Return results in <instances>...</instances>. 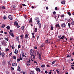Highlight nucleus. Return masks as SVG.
I'll return each mask as SVG.
<instances>
[{
  "instance_id": "5fc2aeb1",
  "label": "nucleus",
  "mask_w": 74,
  "mask_h": 74,
  "mask_svg": "<svg viewBox=\"0 0 74 74\" xmlns=\"http://www.w3.org/2000/svg\"><path fill=\"white\" fill-rule=\"evenodd\" d=\"M63 39V37H62V36L60 38H59L60 40H61V39Z\"/></svg>"
},
{
  "instance_id": "f03ea898",
  "label": "nucleus",
  "mask_w": 74,
  "mask_h": 74,
  "mask_svg": "<svg viewBox=\"0 0 74 74\" xmlns=\"http://www.w3.org/2000/svg\"><path fill=\"white\" fill-rule=\"evenodd\" d=\"M35 51L33 50V49H30V55L33 54L34 53Z\"/></svg>"
},
{
  "instance_id": "a211bd4d",
  "label": "nucleus",
  "mask_w": 74,
  "mask_h": 74,
  "mask_svg": "<svg viewBox=\"0 0 74 74\" xmlns=\"http://www.w3.org/2000/svg\"><path fill=\"white\" fill-rule=\"evenodd\" d=\"M5 26V25L4 24H2L1 25V28H4Z\"/></svg>"
},
{
  "instance_id": "7ed1b4c3",
  "label": "nucleus",
  "mask_w": 74,
  "mask_h": 74,
  "mask_svg": "<svg viewBox=\"0 0 74 74\" xmlns=\"http://www.w3.org/2000/svg\"><path fill=\"white\" fill-rule=\"evenodd\" d=\"M36 70L37 72L39 71V72H40V68H38V67L36 68Z\"/></svg>"
},
{
  "instance_id": "4c0bfd02",
  "label": "nucleus",
  "mask_w": 74,
  "mask_h": 74,
  "mask_svg": "<svg viewBox=\"0 0 74 74\" xmlns=\"http://www.w3.org/2000/svg\"><path fill=\"white\" fill-rule=\"evenodd\" d=\"M10 28V26H9V25L8 26H7L6 27V28H7V29H9Z\"/></svg>"
},
{
  "instance_id": "b1692460",
  "label": "nucleus",
  "mask_w": 74,
  "mask_h": 74,
  "mask_svg": "<svg viewBox=\"0 0 74 74\" xmlns=\"http://www.w3.org/2000/svg\"><path fill=\"white\" fill-rule=\"evenodd\" d=\"M53 26H51V30H53Z\"/></svg>"
},
{
  "instance_id": "ea45409f",
  "label": "nucleus",
  "mask_w": 74,
  "mask_h": 74,
  "mask_svg": "<svg viewBox=\"0 0 74 74\" xmlns=\"http://www.w3.org/2000/svg\"><path fill=\"white\" fill-rule=\"evenodd\" d=\"M37 55H39V52L38 51H37Z\"/></svg>"
},
{
  "instance_id": "1a4fd4ad",
  "label": "nucleus",
  "mask_w": 74,
  "mask_h": 74,
  "mask_svg": "<svg viewBox=\"0 0 74 74\" xmlns=\"http://www.w3.org/2000/svg\"><path fill=\"white\" fill-rule=\"evenodd\" d=\"M8 18L10 19L11 20H12V19H13V18H12V16H8Z\"/></svg>"
},
{
  "instance_id": "e433bc0d",
  "label": "nucleus",
  "mask_w": 74,
  "mask_h": 74,
  "mask_svg": "<svg viewBox=\"0 0 74 74\" xmlns=\"http://www.w3.org/2000/svg\"><path fill=\"white\" fill-rule=\"evenodd\" d=\"M9 50V49H8V48H7V49H6V51H8Z\"/></svg>"
},
{
  "instance_id": "6e6552de",
  "label": "nucleus",
  "mask_w": 74,
  "mask_h": 74,
  "mask_svg": "<svg viewBox=\"0 0 74 74\" xmlns=\"http://www.w3.org/2000/svg\"><path fill=\"white\" fill-rule=\"evenodd\" d=\"M61 26L62 27H64L65 26H66V25L65 24V23H62L61 24Z\"/></svg>"
},
{
  "instance_id": "0e129e2a",
  "label": "nucleus",
  "mask_w": 74,
  "mask_h": 74,
  "mask_svg": "<svg viewBox=\"0 0 74 74\" xmlns=\"http://www.w3.org/2000/svg\"><path fill=\"white\" fill-rule=\"evenodd\" d=\"M64 15L62 14V15H61V17H64Z\"/></svg>"
},
{
  "instance_id": "9d476101",
  "label": "nucleus",
  "mask_w": 74,
  "mask_h": 74,
  "mask_svg": "<svg viewBox=\"0 0 74 74\" xmlns=\"http://www.w3.org/2000/svg\"><path fill=\"white\" fill-rule=\"evenodd\" d=\"M32 20L33 19L32 18H30V20L29 21V23H33Z\"/></svg>"
},
{
  "instance_id": "9b49d317",
  "label": "nucleus",
  "mask_w": 74,
  "mask_h": 74,
  "mask_svg": "<svg viewBox=\"0 0 74 74\" xmlns=\"http://www.w3.org/2000/svg\"><path fill=\"white\" fill-rule=\"evenodd\" d=\"M14 25H16V26H18V24L17 22L16 21H15V22H14Z\"/></svg>"
},
{
  "instance_id": "cd10ccee",
  "label": "nucleus",
  "mask_w": 74,
  "mask_h": 74,
  "mask_svg": "<svg viewBox=\"0 0 74 74\" xmlns=\"http://www.w3.org/2000/svg\"><path fill=\"white\" fill-rule=\"evenodd\" d=\"M68 25L69 27V28H70L71 27H70L71 26V24H70V23H68Z\"/></svg>"
},
{
  "instance_id": "72a5a7b5",
  "label": "nucleus",
  "mask_w": 74,
  "mask_h": 74,
  "mask_svg": "<svg viewBox=\"0 0 74 74\" xmlns=\"http://www.w3.org/2000/svg\"><path fill=\"white\" fill-rule=\"evenodd\" d=\"M71 24L72 25H74V21L72 22Z\"/></svg>"
},
{
  "instance_id": "49530a36",
  "label": "nucleus",
  "mask_w": 74,
  "mask_h": 74,
  "mask_svg": "<svg viewBox=\"0 0 74 74\" xmlns=\"http://www.w3.org/2000/svg\"><path fill=\"white\" fill-rule=\"evenodd\" d=\"M70 19H69L67 20V21L68 22H70L71 21V19H70Z\"/></svg>"
},
{
  "instance_id": "338daca9",
  "label": "nucleus",
  "mask_w": 74,
  "mask_h": 74,
  "mask_svg": "<svg viewBox=\"0 0 74 74\" xmlns=\"http://www.w3.org/2000/svg\"><path fill=\"white\" fill-rule=\"evenodd\" d=\"M25 55L24 54H23V55H22V58H23L24 57H25Z\"/></svg>"
},
{
  "instance_id": "c756f323",
  "label": "nucleus",
  "mask_w": 74,
  "mask_h": 74,
  "mask_svg": "<svg viewBox=\"0 0 74 74\" xmlns=\"http://www.w3.org/2000/svg\"><path fill=\"white\" fill-rule=\"evenodd\" d=\"M16 39H17V40L18 41H19V37H18V36L16 37Z\"/></svg>"
},
{
  "instance_id": "c03bdc74",
  "label": "nucleus",
  "mask_w": 74,
  "mask_h": 74,
  "mask_svg": "<svg viewBox=\"0 0 74 74\" xmlns=\"http://www.w3.org/2000/svg\"><path fill=\"white\" fill-rule=\"evenodd\" d=\"M9 55L10 56H12V52H11V53H10V54H9Z\"/></svg>"
},
{
  "instance_id": "052dcab7",
  "label": "nucleus",
  "mask_w": 74,
  "mask_h": 74,
  "mask_svg": "<svg viewBox=\"0 0 74 74\" xmlns=\"http://www.w3.org/2000/svg\"><path fill=\"white\" fill-rule=\"evenodd\" d=\"M20 60H23V58L21 57L20 58Z\"/></svg>"
},
{
  "instance_id": "603ef678",
  "label": "nucleus",
  "mask_w": 74,
  "mask_h": 74,
  "mask_svg": "<svg viewBox=\"0 0 74 74\" xmlns=\"http://www.w3.org/2000/svg\"><path fill=\"white\" fill-rule=\"evenodd\" d=\"M27 66H30V64L29 63H27Z\"/></svg>"
},
{
  "instance_id": "6e6d98bb",
  "label": "nucleus",
  "mask_w": 74,
  "mask_h": 74,
  "mask_svg": "<svg viewBox=\"0 0 74 74\" xmlns=\"http://www.w3.org/2000/svg\"><path fill=\"white\" fill-rule=\"evenodd\" d=\"M31 58H33V54H31Z\"/></svg>"
},
{
  "instance_id": "2eb2a0df",
  "label": "nucleus",
  "mask_w": 74,
  "mask_h": 74,
  "mask_svg": "<svg viewBox=\"0 0 74 74\" xmlns=\"http://www.w3.org/2000/svg\"><path fill=\"white\" fill-rule=\"evenodd\" d=\"M30 74H35L34 71H31L30 73Z\"/></svg>"
},
{
  "instance_id": "2f4dec72",
  "label": "nucleus",
  "mask_w": 74,
  "mask_h": 74,
  "mask_svg": "<svg viewBox=\"0 0 74 74\" xmlns=\"http://www.w3.org/2000/svg\"><path fill=\"white\" fill-rule=\"evenodd\" d=\"M5 40H6L7 41H8V38L5 37Z\"/></svg>"
},
{
  "instance_id": "13d9d810",
  "label": "nucleus",
  "mask_w": 74,
  "mask_h": 74,
  "mask_svg": "<svg viewBox=\"0 0 74 74\" xmlns=\"http://www.w3.org/2000/svg\"><path fill=\"white\" fill-rule=\"evenodd\" d=\"M69 57L71 58V56H67V58H68Z\"/></svg>"
},
{
  "instance_id": "4be33fe9",
  "label": "nucleus",
  "mask_w": 74,
  "mask_h": 74,
  "mask_svg": "<svg viewBox=\"0 0 74 74\" xmlns=\"http://www.w3.org/2000/svg\"><path fill=\"white\" fill-rule=\"evenodd\" d=\"M62 4H65V1H62L61 2Z\"/></svg>"
},
{
  "instance_id": "bb28decb",
  "label": "nucleus",
  "mask_w": 74,
  "mask_h": 74,
  "mask_svg": "<svg viewBox=\"0 0 74 74\" xmlns=\"http://www.w3.org/2000/svg\"><path fill=\"white\" fill-rule=\"evenodd\" d=\"M13 32L12 30H10V31L9 32V34H10V35H11V34H12V33H11V32Z\"/></svg>"
},
{
  "instance_id": "4468645a",
  "label": "nucleus",
  "mask_w": 74,
  "mask_h": 74,
  "mask_svg": "<svg viewBox=\"0 0 74 74\" xmlns=\"http://www.w3.org/2000/svg\"><path fill=\"white\" fill-rule=\"evenodd\" d=\"M27 62V63H29V64L31 62V60L29 58V59L28 61Z\"/></svg>"
},
{
  "instance_id": "ddd939ff",
  "label": "nucleus",
  "mask_w": 74,
  "mask_h": 74,
  "mask_svg": "<svg viewBox=\"0 0 74 74\" xmlns=\"http://www.w3.org/2000/svg\"><path fill=\"white\" fill-rule=\"evenodd\" d=\"M28 37V35L27 34H26L25 35V38H27Z\"/></svg>"
},
{
  "instance_id": "f257e3e1",
  "label": "nucleus",
  "mask_w": 74,
  "mask_h": 74,
  "mask_svg": "<svg viewBox=\"0 0 74 74\" xmlns=\"http://www.w3.org/2000/svg\"><path fill=\"white\" fill-rule=\"evenodd\" d=\"M39 17H36V19H35V20L36 21H37V23L38 25L39 23H40V20H39Z\"/></svg>"
},
{
  "instance_id": "412c9836",
  "label": "nucleus",
  "mask_w": 74,
  "mask_h": 74,
  "mask_svg": "<svg viewBox=\"0 0 74 74\" xmlns=\"http://www.w3.org/2000/svg\"><path fill=\"white\" fill-rule=\"evenodd\" d=\"M24 27H25L23 25L21 27V29L22 31L24 30Z\"/></svg>"
},
{
  "instance_id": "864d4df0",
  "label": "nucleus",
  "mask_w": 74,
  "mask_h": 74,
  "mask_svg": "<svg viewBox=\"0 0 74 74\" xmlns=\"http://www.w3.org/2000/svg\"><path fill=\"white\" fill-rule=\"evenodd\" d=\"M20 68H18L17 71H20Z\"/></svg>"
},
{
  "instance_id": "3c124183",
  "label": "nucleus",
  "mask_w": 74,
  "mask_h": 74,
  "mask_svg": "<svg viewBox=\"0 0 74 74\" xmlns=\"http://www.w3.org/2000/svg\"><path fill=\"white\" fill-rule=\"evenodd\" d=\"M55 9L56 10H58V8L57 7H56L55 8Z\"/></svg>"
},
{
  "instance_id": "e2e57ef3",
  "label": "nucleus",
  "mask_w": 74,
  "mask_h": 74,
  "mask_svg": "<svg viewBox=\"0 0 74 74\" xmlns=\"http://www.w3.org/2000/svg\"><path fill=\"white\" fill-rule=\"evenodd\" d=\"M39 59H40V60H41L42 58H41V55H40V58Z\"/></svg>"
},
{
  "instance_id": "20e7f679",
  "label": "nucleus",
  "mask_w": 74,
  "mask_h": 74,
  "mask_svg": "<svg viewBox=\"0 0 74 74\" xmlns=\"http://www.w3.org/2000/svg\"><path fill=\"white\" fill-rule=\"evenodd\" d=\"M17 64L16 63H12V66H17Z\"/></svg>"
},
{
  "instance_id": "dca6fc26",
  "label": "nucleus",
  "mask_w": 74,
  "mask_h": 74,
  "mask_svg": "<svg viewBox=\"0 0 74 74\" xmlns=\"http://www.w3.org/2000/svg\"><path fill=\"white\" fill-rule=\"evenodd\" d=\"M45 44H42V45H40V47H45Z\"/></svg>"
},
{
  "instance_id": "774afa93",
  "label": "nucleus",
  "mask_w": 74,
  "mask_h": 74,
  "mask_svg": "<svg viewBox=\"0 0 74 74\" xmlns=\"http://www.w3.org/2000/svg\"><path fill=\"white\" fill-rule=\"evenodd\" d=\"M61 36H62L61 35H60V36H58V37L59 38H60H60H61Z\"/></svg>"
},
{
  "instance_id": "a19ab883",
  "label": "nucleus",
  "mask_w": 74,
  "mask_h": 74,
  "mask_svg": "<svg viewBox=\"0 0 74 74\" xmlns=\"http://www.w3.org/2000/svg\"><path fill=\"white\" fill-rule=\"evenodd\" d=\"M21 47V46L20 45H18V49H20V48Z\"/></svg>"
},
{
  "instance_id": "8fccbe9b",
  "label": "nucleus",
  "mask_w": 74,
  "mask_h": 74,
  "mask_svg": "<svg viewBox=\"0 0 74 74\" xmlns=\"http://www.w3.org/2000/svg\"><path fill=\"white\" fill-rule=\"evenodd\" d=\"M11 68L12 70H14V68H13V67H11Z\"/></svg>"
},
{
  "instance_id": "f704fd0d",
  "label": "nucleus",
  "mask_w": 74,
  "mask_h": 74,
  "mask_svg": "<svg viewBox=\"0 0 74 74\" xmlns=\"http://www.w3.org/2000/svg\"><path fill=\"white\" fill-rule=\"evenodd\" d=\"M45 42H46V43H47L48 42V40H45Z\"/></svg>"
},
{
  "instance_id": "39448f33",
  "label": "nucleus",
  "mask_w": 74,
  "mask_h": 74,
  "mask_svg": "<svg viewBox=\"0 0 74 74\" xmlns=\"http://www.w3.org/2000/svg\"><path fill=\"white\" fill-rule=\"evenodd\" d=\"M6 44L5 41L2 42V44L3 46H5Z\"/></svg>"
},
{
  "instance_id": "6ab92c4d",
  "label": "nucleus",
  "mask_w": 74,
  "mask_h": 74,
  "mask_svg": "<svg viewBox=\"0 0 74 74\" xmlns=\"http://www.w3.org/2000/svg\"><path fill=\"white\" fill-rule=\"evenodd\" d=\"M35 34V33H32V37H33V38H35V37L34 36Z\"/></svg>"
},
{
  "instance_id": "f8f14e48",
  "label": "nucleus",
  "mask_w": 74,
  "mask_h": 74,
  "mask_svg": "<svg viewBox=\"0 0 74 74\" xmlns=\"http://www.w3.org/2000/svg\"><path fill=\"white\" fill-rule=\"evenodd\" d=\"M38 25H39V27L40 28H41V23H39Z\"/></svg>"
},
{
  "instance_id": "f3484780",
  "label": "nucleus",
  "mask_w": 74,
  "mask_h": 74,
  "mask_svg": "<svg viewBox=\"0 0 74 74\" xmlns=\"http://www.w3.org/2000/svg\"><path fill=\"white\" fill-rule=\"evenodd\" d=\"M33 58H34V59H35V56H36V55L35 54H34H34H33Z\"/></svg>"
},
{
  "instance_id": "aec40b11",
  "label": "nucleus",
  "mask_w": 74,
  "mask_h": 74,
  "mask_svg": "<svg viewBox=\"0 0 74 74\" xmlns=\"http://www.w3.org/2000/svg\"><path fill=\"white\" fill-rule=\"evenodd\" d=\"M38 30V28H35V32H37Z\"/></svg>"
},
{
  "instance_id": "a878e982",
  "label": "nucleus",
  "mask_w": 74,
  "mask_h": 74,
  "mask_svg": "<svg viewBox=\"0 0 74 74\" xmlns=\"http://www.w3.org/2000/svg\"><path fill=\"white\" fill-rule=\"evenodd\" d=\"M45 64H42V65L41 66V67L42 68H44V67H45Z\"/></svg>"
},
{
  "instance_id": "0eeeda50",
  "label": "nucleus",
  "mask_w": 74,
  "mask_h": 74,
  "mask_svg": "<svg viewBox=\"0 0 74 74\" xmlns=\"http://www.w3.org/2000/svg\"><path fill=\"white\" fill-rule=\"evenodd\" d=\"M18 53V50L17 49H16L15 50L14 53L15 54H17V53Z\"/></svg>"
},
{
  "instance_id": "473e14b6",
  "label": "nucleus",
  "mask_w": 74,
  "mask_h": 74,
  "mask_svg": "<svg viewBox=\"0 0 74 74\" xmlns=\"http://www.w3.org/2000/svg\"><path fill=\"white\" fill-rule=\"evenodd\" d=\"M56 62V60H54L53 61L52 63V64H54V63H55V62Z\"/></svg>"
},
{
  "instance_id": "393cba45",
  "label": "nucleus",
  "mask_w": 74,
  "mask_h": 74,
  "mask_svg": "<svg viewBox=\"0 0 74 74\" xmlns=\"http://www.w3.org/2000/svg\"><path fill=\"white\" fill-rule=\"evenodd\" d=\"M68 13L69 16H71V14L70 12H68Z\"/></svg>"
},
{
  "instance_id": "37998d69",
  "label": "nucleus",
  "mask_w": 74,
  "mask_h": 74,
  "mask_svg": "<svg viewBox=\"0 0 74 74\" xmlns=\"http://www.w3.org/2000/svg\"><path fill=\"white\" fill-rule=\"evenodd\" d=\"M59 24H56V25H55V26L56 27H58L59 26Z\"/></svg>"
},
{
  "instance_id": "79ce46f5",
  "label": "nucleus",
  "mask_w": 74,
  "mask_h": 74,
  "mask_svg": "<svg viewBox=\"0 0 74 74\" xmlns=\"http://www.w3.org/2000/svg\"><path fill=\"white\" fill-rule=\"evenodd\" d=\"M6 73L7 74H9V71H6Z\"/></svg>"
},
{
  "instance_id": "58836bf2",
  "label": "nucleus",
  "mask_w": 74,
  "mask_h": 74,
  "mask_svg": "<svg viewBox=\"0 0 74 74\" xmlns=\"http://www.w3.org/2000/svg\"><path fill=\"white\" fill-rule=\"evenodd\" d=\"M56 12L54 11V12H53V14H56Z\"/></svg>"
},
{
  "instance_id": "5701e85b",
  "label": "nucleus",
  "mask_w": 74,
  "mask_h": 74,
  "mask_svg": "<svg viewBox=\"0 0 74 74\" xmlns=\"http://www.w3.org/2000/svg\"><path fill=\"white\" fill-rule=\"evenodd\" d=\"M12 58H13L14 59H15V60H16V56H12Z\"/></svg>"
},
{
  "instance_id": "680f3d73",
  "label": "nucleus",
  "mask_w": 74,
  "mask_h": 74,
  "mask_svg": "<svg viewBox=\"0 0 74 74\" xmlns=\"http://www.w3.org/2000/svg\"><path fill=\"white\" fill-rule=\"evenodd\" d=\"M21 53L22 54V55H23V54H24V53L23 51H22Z\"/></svg>"
},
{
  "instance_id": "c85d7f7f",
  "label": "nucleus",
  "mask_w": 74,
  "mask_h": 74,
  "mask_svg": "<svg viewBox=\"0 0 74 74\" xmlns=\"http://www.w3.org/2000/svg\"><path fill=\"white\" fill-rule=\"evenodd\" d=\"M10 35L12 36V37H14V35L13 33H11V34H10Z\"/></svg>"
},
{
  "instance_id": "de8ad7c7",
  "label": "nucleus",
  "mask_w": 74,
  "mask_h": 74,
  "mask_svg": "<svg viewBox=\"0 0 74 74\" xmlns=\"http://www.w3.org/2000/svg\"><path fill=\"white\" fill-rule=\"evenodd\" d=\"M34 63H36V64H38V63L37 62H36V61H34Z\"/></svg>"
},
{
  "instance_id": "7c9ffc66",
  "label": "nucleus",
  "mask_w": 74,
  "mask_h": 74,
  "mask_svg": "<svg viewBox=\"0 0 74 74\" xmlns=\"http://www.w3.org/2000/svg\"><path fill=\"white\" fill-rule=\"evenodd\" d=\"M1 8L2 9H4L5 8V6H2Z\"/></svg>"
},
{
  "instance_id": "423d86ee",
  "label": "nucleus",
  "mask_w": 74,
  "mask_h": 74,
  "mask_svg": "<svg viewBox=\"0 0 74 74\" xmlns=\"http://www.w3.org/2000/svg\"><path fill=\"white\" fill-rule=\"evenodd\" d=\"M1 56H2V57L3 58H4L5 56V53H4V52L3 51L1 53Z\"/></svg>"
},
{
  "instance_id": "69168bd1",
  "label": "nucleus",
  "mask_w": 74,
  "mask_h": 74,
  "mask_svg": "<svg viewBox=\"0 0 74 74\" xmlns=\"http://www.w3.org/2000/svg\"><path fill=\"white\" fill-rule=\"evenodd\" d=\"M17 61H18V62H20V58L19 59H17Z\"/></svg>"
},
{
  "instance_id": "4d7b16f0",
  "label": "nucleus",
  "mask_w": 74,
  "mask_h": 74,
  "mask_svg": "<svg viewBox=\"0 0 74 74\" xmlns=\"http://www.w3.org/2000/svg\"><path fill=\"white\" fill-rule=\"evenodd\" d=\"M56 71L57 72V73H59V71H58V69H56Z\"/></svg>"
},
{
  "instance_id": "c9c22d12",
  "label": "nucleus",
  "mask_w": 74,
  "mask_h": 74,
  "mask_svg": "<svg viewBox=\"0 0 74 74\" xmlns=\"http://www.w3.org/2000/svg\"><path fill=\"white\" fill-rule=\"evenodd\" d=\"M4 19H7V17L5 16L3 17Z\"/></svg>"
},
{
  "instance_id": "bf43d9fd",
  "label": "nucleus",
  "mask_w": 74,
  "mask_h": 74,
  "mask_svg": "<svg viewBox=\"0 0 74 74\" xmlns=\"http://www.w3.org/2000/svg\"><path fill=\"white\" fill-rule=\"evenodd\" d=\"M38 48V47H37V46H35L34 47V49H37Z\"/></svg>"
},
{
  "instance_id": "a18cd8bd",
  "label": "nucleus",
  "mask_w": 74,
  "mask_h": 74,
  "mask_svg": "<svg viewBox=\"0 0 74 74\" xmlns=\"http://www.w3.org/2000/svg\"><path fill=\"white\" fill-rule=\"evenodd\" d=\"M22 5L23 6H25V7H26V6H27L26 5H25V4H23Z\"/></svg>"
},
{
  "instance_id": "09e8293b",
  "label": "nucleus",
  "mask_w": 74,
  "mask_h": 74,
  "mask_svg": "<svg viewBox=\"0 0 74 74\" xmlns=\"http://www.w3.org/2000/svg\"><path fill=\"white\" fill-rule=\"evenodd\" d=\"M51 71H52V70H51V71H50V72L49 73V74H51L52 72H51Z\"/></svg>"
}]
</instances>
